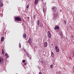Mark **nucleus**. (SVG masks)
Instances as JSON below:
<instances>
[{"label":"nucleus","mask_w":74,"mask_h":74,"mask_svg":"<svg viewBox=\"0 0 74 74\" xmlns=\"http://www.w3.org/2000/svg\"><path fill=\"white\" fill-rule=\"evenodd\" d=\"M4 62V60L3 58H0V64H1V63H3Z\"/></svg>","instance_id":"nucleus-4"},{"label":"nucleus","mask_w":74,"mask_h":74,"mask_svg":"<svg viewBox=\"0 0 74 74\" xmlns=\"http://www.w3.org/2000/svg\"><path fill=\"white\" fill-rule=\"evenodd\" d=\"M25 62H26V60H22L23 63H25Z\"/></svg>","instance_id":"nucleus-18"},{"label":"nucleus","mask_w":74,"mask_h":74,"mask_svg":"<svg viewBox=\"0 0 74 74\" xmlns=\"http://www.w3.org/2000/svg\"><path fill=\"white\" fill-rule=\"evenodd\" d=\"M62 35V33H61V34H60V36H61Z\"/></svg>","instance_id":"nucleus-27"},{"label":"nucleus","mask_w":74,"mask_h":74,"mask_svg":"<svg viewBox=\"0 0 74 74\" xmlns=\"http://www.w3.org/2000/svg\"><path fill=\"white\" fill-rule=\"evenodd\" d=\"M23 37L24 38H26V34L25 33H24L23 35Z\"/></svg>","instance_id":"nucleus-10"},{"label":"nucleus","mask_w":74,"mask_h":74,"mask_svg":"<svg viewBox=\"0 0 74 74\" xmlns=\"http://www.w3.org/2000/svg\"><path fill=\"white\" fill-rule=\"evenodd\" d=\"M15 19L16 21H22V19L21 18L19 17H16L15 18Z\"/></svg>","instance_id":"nucleus-2"},{"label":"nucleus","mask_w":74,"mask_h":74,"mask_svg":"<svg viewBox=\"0 0 74 74\" xmlns=\"http://www.w3.org/2000/svg\"><path fill=\"white\" fill-rule=\"evenodd\" d=\"M50 67L51 68H52L53 67V64H51V65H50Z\"/></svg>","instance_id":"nucleus-15"},{"label":"nucleus","mask_w":74,"mask_h":74,"mask_svg":"<svg viewBox=\"0 0 74 74\" xmlns=\"http://www.w3.org/2000/svg\"><path fill=\"white\" fill-rule=\"evenodd\" d=\"M4 37H2L1 39V41H4Z\"/></svg>","instance_id":"nucleus-14"},{"label":"nucleus","mask_w":74,"mask_h":74,"mask_svg":"<svg viewBox=\"0 0 74 74\" xmlns=\"http://www.w3.org/2000/svg\"><path fill=\"white\" fill-rule=\"evenodd\" d=\"M47 36L49 38H51V32H50V31H48L47 32Z\"/></svg>","instance_id":"nucleus-3"},{"label":"nucleus","mask_w":74,"mask_h":74,"mask_svg":"<svg viewBox=\"0 0 74 74\" xmlns=\"http://www.w3.org/2000/svg\"><path fill=\"white\" fill-rule=\"evenodd\" d=\"M64 23H66V21H64Z\"/></svg>","instance_id":"nucleus-30"},{"label":"nucleus","mask_w":74,"mask_h":74,"mask_svg":"<svg viewBox=\"0 0 74 74\" xmlns=\"http://www.w3.org/2000/svg\"><path fill=\"white\" fill-rule=\"evenodd\" d=\"M73 57L74 56V50L73 51Z\"/></svg>","instance_id":"nucleus-22"},{"label":"nucleus","mask_w":74,"mask_h":74,"mask_svg":"<svg viewBox=\"0 0 74 74\" xmlns=\"http://www.w3.org/2000/svg\"><path fill=\"white\" fill-rule=\"evenodd\" d=\"M42 26V25H40V26Z\"/></svg>","instance_id":"nucleus-29"},{"label":"nucleus","mask_w":74,"mask_h":74,"mask_svg":"<svg viewBox=\"0 0 74 74\" xmlns=\"http://www.w3.org/2000/svg\"><path fill=\"white\" fill-rule=\"evenodd\" d=\"M46 10H47V8L45 9L44 8H43V11L44 13H45L46 12Z\"/></svg>","instance_id":"nucleus-13"},{"label":"nucleus","mask_w":74,"mask_h":74,"mask_svg":"<svg viewBox=\"0 0 74 74\" xmlns=\"http://www.w3.org/2000/svg\"><path fill=\"white\" fill-rule=\"evenodd\" d=\"M36 24L37 25H40V21L39 20H38L37 21H36Z\"/></svg>","instance_id":"nucleus-11"},{"label":"nucleus","mask_w":74,"mask_h":74,"mask_svg":"<svg viewBox=\"0 0 74 74\" xmlns=\"http://www.w3.org/2000/svg\"><path fill=\"white\" fill-rule=\"evenodd\" d=\"M39 74H42L41 72H40L39 73Z\"/></svg>","instance_id":"nucleus-24"},{"label":"nucleus","mask_w":74,"mask_h":74,"mask_svg":"<svg viewBox=\"0 0 74 74\" xmlns=\"http://www.w3.org/2000/svg\"><path fill=\"white\" fill-rule=\"evenodd\" d=\"M29 7V5H27L26 7L27 8H28Z\"/></svg>","instance_id":"nucleus-23"},{"label":"nucleus","mask_w":74,"mask_h":74,"mask_svg":"<svg viewBox=\"0 0 74 74\" xmlns=\"http://www.w3.org/2000/svg\"><path fill=\"white\" fill-rule=\"evenodd\" d=\"M3 6V1L0 0V7H1Z\"/></svg>","instance_id":"nucleus-6"},{"label":"nucleus","mask_w":74,"mask_h":74,"mask_svg":"<svg viewBox=\"0 0 74 74\" xmlns=\"http://www.w3.org/2000/svg\"><path fill=\"white\" fill-rule=\"evenodd\" d=\"M36 17V15H34V19H35Z\"/></svg>","instance_id":"nucleus-19"},{"label":"nucleus","mask_w":74,"mask_h":74,"mask_svg":"<svg viewBox=\"0 0 74 74\" xmlns=\"http://www.w3.org/2000/svg\"><path fill=\"white\" fill-rule=\"evenodd\" d=\"M5 56H6V57H7V58H8V54L7 53L5 54Z\"/></svg>","instance_id":"nucleus-21"},{"label":"nucleus","mask_w":74,"mask_h":74,"mask_svg":"<svg viewBox=\"0 0 74 74\" xmlns=\"http://www.w3.org/2000/svg\"><path fill=\"white\" fill-rule=\"evenodd\" d=\"M56 52H59V49H56Z\"/></svg>","instance_id":"nucleus-16"},{"label":"nucleus","mask_w":74,"mask_h":74,"mask_svg":"<svg viewBox=\"0 0 74 74\" xmlns=\"http://www.w3.org/2000/svg\"><path fill=\"white\" fill-rule=\"evenodd\" d=\"M38 0H35L34 4H36V5L38 4Z\"/></svg>","instance_id":"nucleus-9"},{"label":"nucleus","mask_w":74,"mask_h":74,"mask_svg":"<svg viewBox=\"0 0 74 74\" xmlns=\"http://www.w3.org/2000/svg\"><path fill=\"white\" fill-rule=\"evenodd\" d=\"M19 48H21V43L19 44Z\"/></svg>","instance_id":"nucleus-20"},{"label":"nucleus","mask_w":74,"mask_h":74,"mask_svg":"<svg viewBox=\"0 0 74 74\" xmlns=\"http://www.w3.org/2000/svg\"><path fill=\"white\" fill-rule=\"evenodd\" d=\"M32 39L31 38H29L28 40V43L29 44H32Z\"/></svg>","instance_id":"nucleus-7"},{"label":"nucleus","mask_w":74,"mask_h":74,"mask_svg":"<svg viewBox=\"0 0 74 74\" xmlns=\"http://www.w3.org/2000/svg\"><path fill=\"white\" fill-rule=\"evenodd\" d=\"M48 45V43L47 42H45L44 43V47L45 48H46Z\"/></svg>","instance_id":"nucleus-5"},{"label":"nucleus","mask_w":74,"mask_h":74,"mask_svg":"<svg viewBox=\"0 0 74 74\" xmlns=\"http://www.w3.org/2000/svg\"><path fill=\"white\" fill-rule=\"evenodd\" d=\"M55 48H56V49H58V47L56 46L55 47Z\"/></svg>","instance_id":"nucleus-25"},{"label":"nucleus","mask_w":74,"mask_h":74,"mask_svg":"<svg viewBox=\"0 0 74 74\" xmlns=\"http://www.w3.org/2000/svg\"><path fill=\"white\" fill-rule=\"evenodd\" d=\"M54 56V54L52 52H51V57H52V58H53V56Z\"/></svg>","instance_id":"nucleus-12"},{"label":"nucleus","mask_w":74,"mask_h":74,"mask_svg":"<svg viewBox=\"0 0 74 74\" xmlns=\"http://www.w3.org/2000/svg\"><path fill=\"white\" fill-rule=\"evenodd\" d=\"M2 54L3 55L4 54V49H3L2 50Z\"/></svg>","instance_id":"nucleus-17"},{"label":"nucleus","mask_w":74,"mask_h":74,"mask_svg":"<svg viewBox=\"0 0 74 74\" xmlns=\"http://www.w3.org/2000/svg\"><path fill=\"white\" fill-rule=\"evenodd\" d=\"M51 9L52 10V11L53 12H55L57 11V8L55 6H53L51 7Z\"/></svg>","instance_id":"nucleus-1"},{"label":"nucleus","mask_w":74,"mask_h":74,"mask_svg":"<svg viewBox=\"0 0 74 74\" xmlns=\"http://www.w3.org/2000/svg\"><path fill=\"white\" fill-rule=\"evenodd\" d=\"M26 64H27V63L26 62H25L24 63V65H26Z\"/></svg>","instance_id":"nucleus-26"},{"label":"nucleus","mask_w":74,"mask_h":74,"mask_svg":"<svg viewBox=\"0 0 74 74\" xmlns=\"http://www.w3.org/2000/svg\"><path fill=\"white\" fill-rule=\"evenodd\" d=\"M71 37H72V38H73V36L72 35L71 36Z\"/></svg>","instance_id":"nucleus-28"},{"label":"nucleus","mask_w":74,"mask_h":74,"mask_svg":"<svg viewBox=\"0 0 74 74\" xmlns=\"http://www.w3.org/2000/svg\"><path fill=\"white\" fill-rule=\"evenodd\" d=\"M56 29L59 30V27L58 26H56L55 27H54L55 30H56Z\"/></svg>","instance_id":"nucleus-8"}]
</instances>
